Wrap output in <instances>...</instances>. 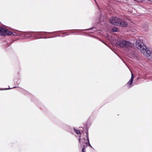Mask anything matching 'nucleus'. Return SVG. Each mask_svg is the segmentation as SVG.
<instances>
[{"label":"nucleus","mask_w":152,"mask_h":152,"mask_svg":"<svg viewBox=\"0 0 152 152\" xmlns=\"http://www.w3.org/2000/svg\"><path fill=\"white\" fill-rule=\"evenodd\" d=\"M104 20V18L103 19L102 18V13H101V17L100 18V21L101 22H102Z\"/></svg>","instance_id":"obj_14"},{"label":"nucleus","mask_w":152,"mask_h":152,"mask_svg":"<svg viewBox=\"0 0 152 152\" xmlns=\"http://www.w3.org/2000/svg\"><path fill=\"white\" fill-rule=\"evenodd\" d=\"M134 78V75L133 73L132 72L131 77L130 80L127 83V84L128 85V87L129 88H130L132 86V84Z\"/></svg>","instance_id":"obj_6"},{"label":"nucleus","mask_w":152,"mask_h":152,"mask_svg":"<svg viewBox=\"0 0 152 152\" xmlns=\"http://www.w3.org/2000/svg\"><path fill=\"white\" fill-rule=\"evenodd\" d=\"M79 143L81 146L83 147H87L88 145V143L87 140H86L85 138H83L80 139V138H79Z\"/></svg>","instance_id":"obj_5"},{"label":"nucleus","mask_w":152,"mask_h":152,"mask_svg":"<svg viewBox=\"0 0 152 152\" xmlns=\"http://www.w3.org/2000/svg\"><path fill=\"white\" fill-rule=\"evenodd\" d=\"M16 87H14L13 88H10V87H9L8 88H2V89H0V90H7L10 89L15 88Z\"/></svg>","instance_id":"obj_13"},{"label":"nucleus","mask_w":152,"mask_h":152,"mask_svg":"<svg viewBox=\"0 0 152 152\" xmlns=\"http://www.w3.org/2000/svg\"><path fill=\"white\" fill-rule=\"evenodd\" d=\"M43 38L44 39H46V38H47V37H44Z\"/></svg>","instance_id":"obj_20"},{"label":"nucleus","mask_w":152,"mask_h":152,"mask_svg":"<svg viewBox=\"0 0 152 152\" xmlns=\"http://www.w3.org/2000/svg\"><path fill=\"white\" fill-rule=\"evenodd\" d=\"M57 36H58V37H61V35H58V36H55V37H48V38H51L55 37H57Z\"/></svg>","instance_id":"obj_16"},{"label":"nucleus","mask_w":152,"mask_h":152,"mask_svg":"<svg viewBox=\"0 0 152 152\" xmlns=\"http://www.w3.org/2000/svg\"><path fill=\"white\" fill-rule=\"evenodd\" d=\"M74 131L76 132V133L77 134H80V132L78 130H77L75 128H73Z\"/></svg>","instance_id":"obj_10"},{"label":"nucleus","mask_w":152,"mask_h":152,"mask_svg":"<svg viewBox=\"0 0 152 152\" xmlns=\"http://www.w3.org/2000/svg\"><path fill=\"white\" fill-rule=\"evenodd\" d=\"M86 133L87 134V141H88V146L91 147V148H92L91 146V144H90L89 142V140L88 138V132H86Z\"/></svg>","instance_id":"obj_11"},{"label":"nucleus","mask_w":152,"mask_h":152,"mask_svg":"<svg viewBox=\"0 0 152 152\" xmlns=\"http://www.w3.org/2000/svg\"><path fill=\"white\" fill-rule=\"evenodd\" d=\"M116 44L120 47L124 48L126 51L130 50L132 45V43L124 39L120 40L117 42Z\"/></svg>","instance_id":"obj_2"},{"label":"nucleus","mask_w":152,"mask_h":152,"mask_svg":"<svg viewBox=\"0 0 152 152\" xmlns=\"http://www.w3.org/2000/svg\"><path fill=\"white\" fill-rule=\"evenodd\" d=\"M121 18H118L116 17H111L110 20V23L113 25L118 26L120 23V22Z\"/></svg>","instance_id":"obj_4"},{"label":"nucleus","mask_w":152,"mask_h":152,"mask_svg":"<svg viewBox=\"0 0 152 152\" xmlns=\"http://www.w3.org/2000/svg\"><path fill=\"white\" fill-rule=\"evenodd\" d=\"M59 32H62L61 31H54L52 32H47L48 34H50L51 33H57ZM37 35L40 36H42L45 35V33H46V32H37Z\"/></svg>","instance_id":"obj_8"},{"label":"nucleus","mask_w":152,"mask_h":152,"mask_svg":"<svg viewBox=\"0 0 152 152\" xmlns=\"http://www.w3.org/2000/svg\"><path fill=\"white\" fill-rule=\"evenodd\" d=\"M136 47L144 55L147 57H151L152 52L146 48L142 42L139 40L136 41Z\"/></svg>","instance_id":"obj_1"},{"label":"nucleus","mask_w":152,"mask_h":152,"mask_svg":"<svg viewBox=\"0 0 152 152\" xmlns=\"http://www.w3.org/2000/svg\"><path fill=\"white\" fill-rule=\"evenodd\" d=\"M151 61H152V56L151 57V58H150Z\"/></svg>","instance_id":"obj_19"},{"label":"nucleus","mask_w":152,"mask_h":152,"mask_svg":"<svg viewBox=\"0 0 152 152\" xmlns=\"http://www.w3.org/2000/svg\"><path fill=\"white\" fill-rule=\"evenodd\" d=\"M119 23H120L118 26L123 27H126L128 25V23L127 22L122 19H121L120 22H119Z\"/></svg>","instance_id":"obj_7"},{"label":"nucleus","mask_w":152,"mask_h":152,"mask_svg":"<svg viewBox=\"0 0 152 152\" xmlns=\"http://www.w3.org/2000/svg\"><path fill=\"white\" fill-rule=\"evenodd\" d=\"M106 9H107V10H111V9L110 8V7H107L106 8Z\"/></svg>","instance_id":"obj_17"},{"label":"nucleus","mask_w":152,"mask_h":152,"mask_svg":"<svg viewBox=\"0 0 152 152\" xmlns=\"http://www.w3.org/2000/svg\"><path fill=\"white\" fill-rule=\"evenodd\" d=\"M16 33H14L9 31L7 29H5L0 26V35L5 36H10L12 35H15Z\"/></svg>","instance_id":"obj_3"},{"label":"nucleus","mask_w":152,"mask_h":152,"mask_svg":"<svg viewBox=\"0 0 152 152\" xmlns=\"http://www.w3.org/2000/svg\"><path fill=\"white\" fill-rule=\"evenodd\" d=\"M115 1H116L117 2H119L121 1V0H114Z\"/></svg>","instance_id":"obj_18"},{"label":"nucleus","mask_w":152,"mask_h":152,"mask_svg":"<svg viewBox=\"0 0 152 152\" xmlns=\"http://www.w3.org/2000/svg\"><path fill=\"white\" fill-rule=\"evenodd\" d=\"M100 12L101 13V10H100Z\"/></svg>","instance_id":"obj_23"},{"label":"nucleus","mask_w":152,"mask_h":152,"mask_svg":"<svg viewBox=\"0 0 152 152\" xmlns=\"http://www.w3.org/2000/svg\"><path fill=\"white\" fill-rule=\"evenodd\" d=\"M111 31L113 32H117L118 31V29L117 27H114L112 29Z\"/></svg>","instance_id":"obj_9"},{"label":"nucleus","mask_w":152,"mask_h":152,"mask_svg":"<svg viewBox=\"0 0 152 152\" xmlns=\"http://www.w3.org/2000/svg\"><path fill=\"white\" fill-rule=\"evenodd\" d=\"M96 29V28L95 27H93L90 28H88V29H84V30H84V31H87V30H93V29Z\"/></svg>","instance_id":"obj_12"},{"label":"nucleus","mask_w":152,"mask_h":152,"mask_svg":"<svg viewBox=\"0 0 152 152\" xmlns=\"http://www.w3.org/2000/svg\"><path fill=\"white\" fill-rule=\"evenodd\" d=\"M85 147H83V148H82V152H86V150L85 149Z\"/></svg>","instance_id":"obj_15"},{"label":"nucleus","mask_w":152,"mask_h":152,"mask_svg":"<svg viewBox=\"0 0 152 152\" xmlns=\"http://www.w3.org/2000/svg\"><path fill=\"white\" fill-rule=\"evenodd\" d=\"M95 0V1L96 2V1L95 0Z\"/></svg>","instance_id":"obj_22"},{"label":"nucleus","mask_w":152,"mask_h":152,"mask_svg":"<svg viewBox=\"0 0 152 152\" xmlns=\"http://www.w3.org/2000/svg\"><path fill=\"white\" fill-rule=\"evenodd\" d=\"M65 32H63V33H62V34H65Z\"/></svg>","instance_id":"obj_21"}]
</instances>
